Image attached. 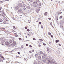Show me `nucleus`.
Returning <instances> with one entry per match:
<instances>
[{"mask_svg":"<svg viewBox=\"0 0 64 64\" xmlns=\"http://www.w3.org/2000/svg\"><path fill=\"white\" fill-rule=\"evenodd\" d=\"M22 2V3H23V4H24V2Z\"/></svg>","mask_w":64,"mask_h":64,"instance_id":"59","label":"nucleus"},{"mask_svg":"<svg viewBox=\"0 0 64 64\" xmlns=\"http://www.w3.org/2000/svg\"><path fill=\"white\" fill-rule=\"evenodd\" d=\"M30 48H32V46H31V45H30Z\"/></svg>","mask_w":64,"mask_h":64,"instance_id":"43","label":"nucleus"},{"mask_svg":"<svg viewBox=\"0 0 64 64\" xmlns=\"http://www.w3.org/2000/svg\"><path fill=\"white\" fill-rule=\"evenodd\" d=\"M19 9V7H18V6H16V10H18Z\"/></svg>","mask_w":64,"mask_h":64,"instance_id":"13","label":"nucleus"},{"mask_svg":"<svg viewBox=\"0 0 64 64\" xmlns=\"http://www.w3.org/2000/svg\"><path fill=\"white\" fill-rule=\"evenodd\" d=\"M30 36H33V34L32 33V32H30Z\"/></svg>","mask_w":64,"mask_h":64,"instance_id":"21","label":"nucleus"},{"mask_svg":"<svg viewBox=\"0 0 64 64\" xmlns=\"http://www.w3.org/2000/svg\"><path fill=\"white\" fill-rule=\"evenodd\" d=\"M44 58H45L44 57V56H42V59H44Z\"/></svg>","mask_w":64,"mask_h":64,"instance_id":"42","label":"nucleus"},{"mask_svg":"<svg viewBox=\"0 0 64 64\" xmlns=\"http://www.w3.org/2000/svg\"><path fill=\"white\" fill-rule=\"evenodd\" d=\"M15 36L16 37H18V35L16 34Z\"/></svg>","mask_w":64,"mask_h":64,"instance_id":"39","label":"nucleus"},{"mask_svg":"<svg viewBox=\"0 0 64 64\" xmlns=\"http://www.w3.org/2000/svg\"><path fill=\"white\" fill-rule=\"evenodd\" d=\"M39 24H41V22H40L39 23Z\"/></svg>","mask_w":64,"mask_h":64,"instance_id":"50","label":"nucleus"},{"mask_svg":"<svg viewBox=\"0 0 64 64\" xmlns=\"http://www.w3.org/2000/svg\"><path fill=\"white\" fill-rule=\"evenodd\" d=\"M16 45V44H12V47H14L15 46V45Z\"/></svg>","mask_w":64,"mask_h":64,"instance_id":"9","label":"nucleus"},{"mask_svg":"<svg viewBox=\"0 0 64 64\" xmlns=\"http://www.w3.org/2000/svg\"><path fill=\"white\" fill-rule=\"evenodd\" d=\"M3 22V20L1 19H0V22Z\"/></svg>","mask_w":64,"mask_h":64,"instance_id":"29","label":"nucleus"},{"mask_svg":"<svg viewBox=\"0 0 64 64\" xmlns=\"http://www.w3.org/2000/svg\"><path fill=\"white\" fill-rule=\"evenodd\" d=\"M48 35H51V33H50V32H49Z\"/></svg>","mask_w":64,"mask_h":64,"instance_id":"36","label":"nucleus"},{"mask_svg":"<svg viewBox=\"0 0 64 64\" xmlns=\"http://www.w3.org/2000/svg\"><path fill=\"white\" fill-rule=\"evenodd\" d=\"M52 61H53V60H52L51 61H50V60H48V62L49 63H53V62H52Z\"/></svg>","mask_w":64,"mask_h":64,"instance_id":"7","label":"nucleus"},{"mask_svg":"<svg viewBox=\"0 0 64 64\" xmlns=\"http://www.w3.org/2000/svg\"><path fill=\"white\" fill-rule=\"evenodd\" d=\"M27 35L29 36V37H30V34H27Z\"/></svg>","mask_w":64,"mask_h":64,"instance_id":"47","label":"nucleus"},{"mask_svg":"<svg viewBox=\"0 0 64 64\" xmlns=\"http://www.w3.org/2000/svg\"><path fill=\"white\" fill-rule=\"evenodd\" d=\"M33 40H36V39L34 38H33Z\"/></svg>","mask_w":64,"mask_h":64,"instance_id":"49","label":"nucleus"},{"mask_svg":"<svg viewBox=\"0 0 64 64\" xmlns=\"http://www.w3.org/2000/svg\"><path fill=\"white\" fill-rule=\"evenodd\" d=\"M18 54H20V52H18Z\"/></svg>","mask_w":64,"mask_h":64,"instance_id":"58","label":"nucleus"},{"mask_svg":"<svg viewBox=\"0 0 64 64\" xmlns=\"http://www.w3.org/2000/svg\"><path fill=\"white\" fill-rule=\"evenodd\" d=\"M49 59H50V60H51V58H49Z\"/></svg>","mask_w":64,"mask_h":64,"instance_id":"60","label":"nucleus"},{"mask_svg":"<svg viewBox=\"0 0 64 64\" xmlns=\"http://www.w3.org/2000/svg\"><path fill=\"white\" fill-rule=\"evenodd\" d=\"M30 22H28V23H30Z\"/></svg>","mask_w":64,"mask_h":64,"instance_id":"64","label":"nucleus"},{"mask_svg":"<svg viewBox=\"0 0 64 64\" xmlns=\"http://www.w3.org/2000/svg\"><path fill=\"white\" fill-rule=\"evenodd\" d=\"M5 32V33H8V32H7V31H4Z\"/></svg>","mask_w":64,"mask_h":64,"instance_id":"34","label":"nucleus"},{"mask_svg":"<svg viewBox=\"0 0 64 64\" xmlns=\"http://www.w3.org/2000/svg\"><path fill=\"white\" fill-rule=\"evenodd\" d=\"M13 43H14V44H16V42H15V41H13Z\"/></svg>","mask_w":64,"mask_h":64,"instance_id":"32","label":"nucleus"},{"mask_svg":"<svg viewBox=\"0 0 64 64\" xmlns=\"http://www.w3.org/2000/svg\"><path fill=\"white\" fill-rule=\"evenodd\" d=\"M44 57H47V55L46 54H44Z\"/></svg>","mask_w":64,"mask_h":64,"instance_id":"18","label":"nucleus"},{"mask_svg":"<svg viewBox=\"0 0 64 64\" xmlns=\"http://www.w3.org/2000/svg\"><path fill=\"white\" fill-rule=\"evenodd\" d=\"M61 14H62V12H60L58 13V15H60Z\"/></svg>","mask_w":64,"mask_h":64,"instance_id":"20","label":"nucleus"},{"mask_svg":"<svg viewBox=\"0 0 64 64\" xmlns=\"http://www.w3.org/2000/svg\"><path fill=\"white\" fill-rule=\"evenodd\" d=\"M34 64H36V61H34Z\"/></svg>","mask_w":64,"mask_h":64,"instance_id":"37","label":"nucleus"},{"mask_svg":"<svg viewBox=\"0 0 64 64\" xmlns=\"http://www.w3.org/2000/svg\"><path fill=\"white\" fill-rule=\"evenodd\" d=\"M34 7L35 8H38V4L34 6Z\"/></svg>","mask_w":64,"mask_h":64,"instance_id":"6","label":"nucleus"},{"mask_svg":"<svg viewBox=\"0 0 64 64\" xmlns=\"http://www.w3.org/2000/svg\"><path fill=\"white\" fill-rule=\"evenodd\" d=\"M19 39V40H22V39L21 38H20Z\"/></svg>","mask_w":64,"mask_h":64,"instance_id":"46","label":"nucleus"},{"mask_svg":"<svg viewBox=\"0 0 64 64\" xmlns=\"http://www.w3.org/2000/svg\"><path fill=\"white\" fill-rule=\"evenodd\" d=\"M18 12L19 13H20V12H22V10L21 9H20L19 10H18Z\"/></svg>","mask_w":64,"mask_h":64,"instance_id":"11","label":"nucleus"},{"mask_svg":"<svg viewBox=\"0 0 64 64\" xmlns=\"http://www.w3.org/2000/svg\"><path fill=\"white\" fill-rule=\"evenodd\" d=\"M18 6H19V7H20V8L22 7V4H21V3H20L18 4Z\"/></svg>","mask_w":64,"mask_h":64,"instance_id":"8","label":"nucleus"},{"mask_svg":"<svg viewBox=\"0 0 64 64\" xmlns=\"http://www.w3.org/2000/svg\"><path fill=\"white\" fill-rule=\"evenodd\" d=\"M22 6L23 7H26V5L25 4H24L22 5Z\"/></svg>","mask_w":64,"mask_h":64,"instance_id":"24","label":"nucleus"},{"mask_svg":"<svg viewBox=\"0 0 64 64\" xmlns=\"http://www.w3.org/2000/svg\"><path fill=\"white\" fill-rule=\"evenodd\" d=\"M39 11H40V9H38L37 10V13H39Z\"/></svg>","mask_w":64,"mask_h":64,"instance_id":"17","label":"nucleus"},{"mask_svg":"<svg viewBox=\"0 0 64 64\" xmlns=\"http://www.w3.org/2000/svg\"><path fill=\"white\" fill-rule=\"evenodd\" d=\"M29 46V44H26V46Z\"/></svg>","mask_w":64,"mask_h":64,"instance_id":"53","label":"nucleus"},{"mask_svg":"<svg viewBox=\"0 0 64 64\" xmlns=\"http://www.w3.org/2000/svg\"><path fill=\"white\" fill-rule=\"evenodd\" d=\"M49 44H51V42H49Z\"/></svg>","mask_w":64,"mask_h":64,"instance_id":"61","label":"nucleus"},{"mask_svg":"<svg viewBox=\"0 0 64 64\" xmlns=\"http://www.w3.org/2000/svg\"><path fill=\"white\" fill-rule=\"evenodd\" d=\"M52 61H52V63H53V64H57L55 63V62H54V60H52Z\"/></svg>","mask_w":64,"mask_h":64,"instance_id":"12","label":"nucleus"},{"mask_svg":"<svg viewBox=\"0 0 64 64\" xmlns=\"http://www.w3.org/2000/svg\"><path fill=\"white\" fill-rule=\"evenodd\" d=\"M28 32H29V31H30V30L28 29Z\"/></svg>","mask_w":64,"mask_h":64,"instance_id":"54","label":"nucleus"},{"mask_svg":"<svg viewBox=\"0 0 64 64\" xmlns=\"http://www.w3.org/2000/svg\"><path fill=\"white\" fill-rule=\"evenodd\" d=\"M51 37L52 38H53V36H51Z\"/></svg>","mask_w":64,"mask_h":64,"instance_id":"55","label":"nucleus"},{"mask_svg":"<svg viewBox=\"0 0 64 64\" xmlns=\"http://www.w3.org/2000/svg\"><path fill=\"white\" fill-rule=\"evenodd\" d=\"M29 52H30V53H32V52H31V51H30Z\"/></svg>","mask_w":64,"mask_h":64,"instance_id":"57","label":"nucleus"},{"mask_svg":"<svg viewBox=\"0 0 64 64\" xmlns=\"http://www.w3.org/2000/svg\"><path fill=\"white\" fill-rule=\"evenodd\" d=\"M10 43H12L13 42V41L12 40H10Z\"/></svg>","mask_w":64,"mask_h":64,"instance_id":"25","label":"nucleus"},{"mask_svg":"<svg viewBox=\"0 0 64 64\" xmlns=\"http://www.w3.org/2000/svg\"><path fill=\"white\" fill-rule=\"evenodd\" d=\"M41 42H42L40 41H38V43H39V44H40L41 43Z\"/></svg>","mask_w":64,"mask_h":64,"instance_id":"23","label":"nucleus"},{"mask_svg":"<svg viewBox=\"0 0 64 64\" xmlns=\"http://www.w3.org/2000/svg\"><path fill=\"white\" fill-rule=\"evenodd\" d=\"M2 12V16L3 17H5V14L4 12Z\"/></svg>","mask_w":64,"mask_h":64,"instance_id":"5","label":"nucleus"},{"mask_svg":"<svg viewBox=\"0 0 64 64\" xmlns=\"http://www.w3.org/2000/svg\"><path fill=\"white\" fill-rule=\"evenodd\" d=\"M38 46H39V47H41V45H38Z\"/></svg>","mask_w":64,"mask_h":64,"instance_id":"62","label":"nucleus"},{"mask_svg":"<svg viewBox=\"0 0 64 64\" xmlns=\"http://www.w3.org/2000/svg\"><path fill=\"white\" fill-rule=\"evenodd\" d=\"M26 10V8H24L23 9V10Z\"/></svg>","mask_w":64,"mask_h":64,"instance_id":"35","label":"nucleus"},{"mask_svg":"<svg viewBox=\"0 0 64 64\" xmlns=\"http://www.w3.org/2000/svg\"><path fill=\"white\" fill-rule=\"evenodd\" d=\"M26 8H27V9H30V6H28L26 7Z\"/></svg>","mask_w":64,"mask_h":64,"instance_id":"15","label":"nucleus"},{"mask_svg":"<svg viewBox=\"0 0 64 64\" xmlns=\"http://www.w3.org/2000/svg\"><path fill=\"white\" fill-rule=\"evenodd\" d=\"M47 14H48V13L47 12H46L45 13L44 15H45L46 16L47 15Z\"/></svg>","mask_w":64,"mask_h":64,"instance_id":"19","label":"nucleus"},{"mask_svg":"<svg viewBox=\"0 0 64 64\" xmlns=\"http://www.w3.org/2000/svg\"><path fill=\"white\" fill-rule=\"evenodd\" d=\"M56 21H57V20H58V17L57 18H56Z\"/></svg>","mask_w":64,"mask_h":64,"instance_id":"38","label":"nucleus"},{"mask_svg":"<svg viewBox=\"0 0 64 64\" xmlns=\"http://www.w3.org/2000/svg\"><path fill=\"white\" fill-rule=\"evenodd\" d=\"M41 4H39V5L38 6L39 7V8H41L40 7H41Z\"/></svg>","mask_w":64,"mask_h":64,"instance_id":"26","label":"nucleus"},{"mask_svg":"<svg viewBox=\"0 0 64 64\" xmlns=\"http://www.w3.org/2000/svg\"><path fill=\"white\" fill-rule=\"evenodd\" d=\"M41 28L42 29H43V26H42V25L41 26Z\"/></svg>","mask_w":64,"mask_h":64,"instance_id":"45","label":"nucleus"},{"mask_svg":"<svg viewBox=\"0 0 64 64\" xmlns=\"http://www.w3.org/2000/svg\"><path fill=\"white\" fill-rule=\"evenodd\" d=\"M3 43H1V44L2 45H4V43L3 42Z\"/></svg>","mask_w":64,"mask_h":64,"instance_id":"33","label":"nucleus"},{"mask_svg":"<svg viewBox=\"0 0 64 64\" xmlns=\"http://www.w3.org/2000/svg\"><path fill=\"white\" fill-rule=\"evenodd\" d=\"M47 49L48 50V53H49V52H50V53H51V52H52L51 49H50V48H47Z\"/></svg>","mask_w":64,"mask_h":64,"instance_id":"1","label":"nucleus"},{"mask_svg":"<svg viewBox=\"0 0 64 64\" xmlns=\"http://www.w3.org/2000/svg\"><path fill=\"white\" fill-rule=\"evenodd\" d=\"M39 40H40V41H43V40L42 39H40Z\"/></svg>","mask_w":64,"mask_h":64,"instance_id":"41","label":"nucleus"},{"mask_svg":"<svg viewBox=\"0 0 64 64\" xmlns=\"http://www.w3.org/2000/svg\"><path fill=\"white\" fill-rule=\"evenodd\" d=\"M40 54H42V55L43 54H44V53L42 52H40Z\"/></svg>","mask_w":64,"mask_h":64,"instance_id":"16","label":"nucleus"},{"mask_svg":"<svg viewBox=\"0 0 64 64\" xmlns=\"http://www.w3.org/2000/svg\"><path fill=\"white\" fill-rule=\"evenodd\" d=\"M5 44L6 45H8H8H10V43L9 42H6L5 43Z\"/></svg>","mask_w":64,"mask_h":64,"instance_id":"4","label":"nucleus"},{"mask_svg":"<svg viewBox=\"0 0 64 64\" xmlns=\"http://www.w3.org/2000/svg\"><path fill=\"white\" fill-rule=\"evenodd\" d=\"M16 57V58H17V59H18V58H18V57H19V58H20V57H19V56H17ZM17 57H18V58H17Z\"/></svg>","mask_w":64,"mask_h":64,"instance_id":"40","label":"nucleus"},{"mask_svg":"<svg viewBox=\"0 0 64 64\" xmlns=\"http://www.w3.org/2000/svg\"><path fill=\"white\" fill-rule=\"evenodd\" d=\"M62 18H63V16H61L60 17V19H62Z\"/></svg>","mask_w":64,"mask_h":64,"instance_id":"30","label":"nucleus"},{"mask_svg":"<svg viewBox=\"0 0 64 64\" xmlns=\"http://www.w3.org/2000/svg\"><path fill=\"white\" fill-rule=\"evenodd\" d=\"M32 52H34V50H32Z\"/></svg>","mask_w":64,"mask_h":64,"instance_id":"63","label":"nucleus"},{"mask_svg":"<svg viewBox=\"0 0 64 64\" xmlns=\"http://www.w3.org/2000/svg\"><path fill=\"white\" fill-rule=\"evenodd\" d=\"M0 41H1L2 43H4L5 42V41L4 40H3V38H0Z\"/></svg>","mask_w":64,"mask_h":64,"instance_id":"3","label":"nucleus"},{"mask_svg":"<svg viewBox=\"0 0 64 64\" xmlns=\"http://www.w3.org/2000/svg\"><path fill=\"white\" fill-rule=\"evenodd\" d=\"M2 9V8L1 7H0V13H1V12H2L1 11V10Z\"/></svg>","mask_w":64,"mask_h":64,"instance_id":"31","label":"nucleus"},{"mask_svg":"<svg viewBox=\"0 0 64 64\" xmlns=\"http://www.w3.org/2000/svg\"><path fill=\"white\" fill-rule=\"evenodd\" d=\"M38 59L40 60H41V56H39L38 57Z\"/></svg>","mask_w":64,"mask_h":64,"instance_id":"14","label":"nucleus"},{"mask_svg":"<svg viewBox=\"0 0 64 64\" xmlns=\"http://www.w3.org/2000/svg\"><path fill=\"white\" fill-rule=\"evenodd\" d=\"M43 45H44V46H46V44H43Z\"/></svg>","mask_w":64,"mask_h":64,"instance_id":"51","label":"nucleus"},{"mask_svg":"<svg viewBox=\"0 0 64 64\" xmlns=\"http://www.w3.org/2000/svg\"><path fill=\"white\" fill-rule=\"evenodd\" d=\"M40 2V1L39 0H38V1H36L34 2H33V4H34V5H36L37 4H38Z\"/></svg>","mask_w":64,"mask_h":64,"instance_id":"2","label":"nucleus"},{"mask_svg":"<svg viewBox=\"0 0 64 64\" xmlns=\"http://www.w3.org/2000/svg\"><path fill=\"white\" fill-rule=\"evenodd\" d=\"M44 62L45 63V62H46V60L45 59H44Z\"/></svg>","mask_w":64,"mask_h":64,"instance_id":"27","label":"nucleus"},{"mask_svg":"<svg viewBox=\"0 0 64 64\" xmlns=\"http://www.w3.org/2000/svg\"><path fill=\"white\" fill-rule=\"evenodd\" d=\"M48 20H51V18H48Z\"/></svg>","mask_w":64,"mask_h":64,"instance_id":"52","label":"nucleus"},{"mask_svg":"<svg viewBox=\"0 0 64 64\" xmlns=\"http://www.w3.org/2000/svg\"><path fill=\"white\" fill-rule=\"evenodd\" d=\"M0 29H3L4 30H5V28H1Z\"/></svg>","mask_w":64,"mask_h":64,"instance_id":"22","label":"nucleus"},{"mask_svg":"<svg viewBox=\"0 0 64 64\" xmlns=\"http://www.w3.org/2000/svg\"><path fill=\"white\" fill-rule=\"evenodd\" d=\"M25 28L26 29H27V28L26 27H25Z\"/></svg>","mask_w":64,"mask_h":64,"instance_id":"48","label":"nucleus"},{"mask_svg":"<svg viewBox=\"0 0 64 64\" xmlns=\"http://www.w3.org/2000/svg\"><path fill=\"white\" fill-rule=\"evenodd\" d=\"M7 48H8V49H10L11 47V46H7Z\"/></svg>","mask_w":64,"mask_h":64,"instance_id":"10","label":"nucleus"},{"mask_svg":"<svg viewBox=\"0 0 64 64\" xmlns=\"http://www.w3.org/2000/svg\"><path fill=\"white\" fill-rule=\"evenodd\" d=\"M59 41L58 40H56V43H58V42H59Z\"/></svg>","mask_w":64,"mask_h":64,"instance_id":"28","label":"nucleus"},{"mask_svg":"<svg viewBox=\"0 0 64 64\" xmlns=\"http://www.w3.org/2000/svg\"><path fill=\"white\" fill-rule=\"evenodd\" d=\"M59 45L60 46H61V45L60 44H59Z\"/></svg>","mask_w":64,"mask_h":64,"instance_id":"56","label":"nucleus"},{"mask_svg":"<svg viewBox=\"0 0 64 64\" xmlns=\"http://www.w3.org/2000/svg\"><path fill=\"white\" fill-rule=\"evenodd\" d=\"M5 18L6 19V21H9L8 20H7V19H6V17H5Z\"/></svg>","mask_w":64,"mask_h":64,"instance_id":"44","label":"nucleus"}]
</instances>
